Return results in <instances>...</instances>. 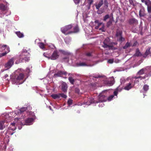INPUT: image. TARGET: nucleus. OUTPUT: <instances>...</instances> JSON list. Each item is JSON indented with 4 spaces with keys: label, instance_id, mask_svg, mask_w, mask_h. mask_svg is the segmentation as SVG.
I'll use <instances>...</instances> for the list:
<instances>
[{
    "label": "nucleus",
    "instance_id": "f257e3e1",
    "mask_svg": "<svg viewBox=\"0 0 151 151\" xmlns=\"http://www.w3.org/2000/svg\"><path fill=\"white\" fill-rule=\"evenodd\" d=\"M15 75L12 79V81L17 84L22 83L25 80L24 79V75L22 73L21 69H18L15 72Z\"/></svg>",
    "mask_w": 151,
    "mask_h": 151
},
{
    "label": "nucleus",
    "instance_id": "f03ea898",
    "mask_svg": "<svg viewBox=\"0 0 151 151\" xmlns=\"http://www.w3.org/2000/svg\"><path fill=\"white\" fill-rule=\"evenodd\" d=\"M139 15L140 17H144L148 21H151V14H147L146 13L145 9L144 7H142L140 9L139 12Z\"/></svg>",
    "mask_w": 151,
    "mask_h": 151
},
{
    "label": "nucleus",
    "instance_id": "7ed1b4c3",
    "mask_svg": "<svg viewBox=\"0 0 151 151\" xmlns=\"http://www.w3.org/2000/svg\"><path fill=\"white\" fill-rule=\"evenodd\" d=\"M103 45L102 47L104 48H109V50H115L116 49L113 45L110 44V39L107 37L106 38L103 42Z\"/></svg>",
    "mask_w": 151,
    "mask_h": 151
},
{
    "label": "nucleus",
    "instance_id": "20e7f679",
    "mask_svg": "<svg viewBox=\"0 0 151 151\" xmlns=\"http://www.w3.org/2000/svg\"><path fill=\"white\" fill-rule=\"evenodd\" d=\"M72 27L73 26L71 24H69L62 27L61 28V30L63 33L66 35L73 33V32H72V31H69V32H67L69 30L71 29Z\"/></svg>",
    "mask_w": 151,
    "mask_h": 151
},
{
    "label": "nucleus",
    "instance_id": "39448f33",
    "mask_svg": "<svg viewBox=\"0 0 151 151\" xmlns=\"http://www.w3.org/2000/svg\"><path fill=\"white\" fill-rule=\"evenodd\" d=\"M122 33L123 32L122 31L117 30L116 34L117 41L120 42L121 43L125 40V38L122 37Z\"/></svg>",
    "mask_w": 151,
    "mask_h": 151
},
{
    "label": "nucleus",
    "instance_id": "423d86ee",
    "mask_svg": "<svg viewBox=\"0 0 151 151\" xmlns=\"http://www.w3.org/2000/svg\"><path fill=\"white\" fill-rule=\"evenodd\" d=\"M106 96L104 95H99V101H95L94 99L90 100L91 103H98L99 102H104L106 101Z\"/></svg>",
    "mask_w": 151,
    "mask_h": 151
},
{
    "label": "nucleus",
    "instance_id": "0eeeda50",
    "mask_svg": "<svg viewBox=\"0 0 151 151\" xmlns=\"http://www.w3.org/2000/svg\"><path fill=\"white\" fill-rule=\"evenodd\" d=\"M122 90L121 88L119 89V87H117L115 90L114 92V95H111L110 96L107 98V100L110 101H111L113 99L114 97V96H117L118 91H121Z\"/></svg>",
    "mask_w": 151,
    "mask_h": 151
},
{
    "label": "nucleus",
    "instance_id": "6e6552de",
    "mask_svg": "<svg viewBox=\"0 0 151 151\" xmlns=\"http://www.w3.org/2000/svg\"><path fill=\"white\" fill-rule=\"evenodd\" d=\"M128 22L129 25L134 27L137 26L138 23V20L134 18L129 19L128 20Z\"/></svg>",
    "mask_w": 151,
    "mask_h": 151
},
{
    "label": "nucleus",
    "instance_id": "1a4fd4ad",
    "mask_svg": "<svg viewBox=\"0 0 151 151\" xmlns=\"http://www.w3.org/2000/svg\"><path fill=\"white\" fill-rule=\"evenodd\" d=\"M16 59L14 58H12L9 60L8 62L5 64V66L7 69L10 68L14 64V61Z\"/></svg>",
    "mask_w": 151,
    "mask_h": 151
},
{
    "label": "nucleus",
    "instance_id": "9d476101",
    "mask_svg": "<svg viewBox=\"0 0 151 151\" xmlns=\"http://www.w3.org/2000/svg\"><path fill=\"white\" fill-rule=\"evenodd\" d=\"M58 54V52L57 50H55L53 52L51 56L49 58V59H50L52 60H55L56 59L59 57V55Z\"/></svg>",
    "mask_w": 151,
    "mask_h": 151
},
{
    "label": "nucleus",
    "instance_id": "9b49d317",
    "mask_svg": "<svg viewBox=\"0 0 151 151\" xmlns=\"http://www.w3.org/2000/svg\"><path fill=\"white\" fill-rule=\"evenodd\" d=\"M67 73L66 72L59 70L54 75V77H62L63 75H66Z\"/></svg>",
    "mask_w": 151,
    "mask_h": 151
},
{
    "label": "nucleus",
    "instance_id": "f8f14e48",
    "mask_svg": "<svg viewBox=\"0 0 151 151\" xmlns=\"http://www.w3.org/2000/svg\"><path fill=\"white\" fill-rule=\"evenodd\" d=\"M151 48V47H150L147 48L145 53L142 55L143 58H146L148 55H150L151 57V51H150Z\"/></svg>",
    "mask_w": 151,
    "mask_h": 151
},
{
    "label": "nucleus",
    "instance_id": "ddd939ff",
    "mask_svg": "<svg viewBox=\"0 0 151 151\" xmlns=\"http://www.w3.org/2000/svg\"><path fill=\"white\" fill-rule=\"evenodd\" d=\"M7 124L4 120L0 121V130H2L4 129L6 126H7Z\"/></svg>",
    "mask_w": 151,
    "mask_h": 151
},
{
    "label": "nucleus",
    "instance_id": "4468645a",
    "mask_svg": "<svg viewBox=\"0 0 151 151\" xmlns=\"http://www.w3.org/2000/svg\"><path fill=\"white\" fill-rule=\"evenodd\" d=\"M134 86V85L131 83H129L126 84V86L124 87V89L129 91Z\"/></svg>",
    "mask_w": 151,
    "mask_h": 151
},
{
    "label": "nucleus",
    "instance_id": "2eb2a0df",
    "mask_svg": "<svg viewBox=\"0 0 151 151\" xmlns=\"http://www.w3.org/2000/svg\"><path fill=\"white\" fill-rule=\"evenodd\" d=\"M104 84L108 86H111L113 85L114 83V79L110 80H106L104 81Z\"/></svg>",
    "mask_w": 151,
    "mask_h": 151
},
{
    "label": "nucleus",
    "instance_id": "dca6fc26",
    "mask_svg": "<svg viewBox=\"0 0 151 151\" xmlns=\"http://www.w3.org/2000/svg\"><path fill=\"white\" fill-rule=\"evenodd\" d=\"M61 90L65 93L67 92L68 86L66 83L65 82H63L61 85Z\"/></svg>",
    "mask_w": 151,
    "mask_h": 151
},
{
    "label": "nucleus",
    "instance_id": "f3484780",
    "mask_svg": "<svg viewBox=\"0 0 151 151\" xmlns=\"http://www.w3.org/2000/svg\"><path fill=\"white\" fill-rule=\"evenodd\" d=\"M104 3L103 0H101L97 4L95 5L96 9L99 10L100 8L102 5Z\"/></svg>",
    "mask_w": 151,
    "mask_h": 151
},
{
    "label": "nucleus",
    "instance_id": "a211bd4d",
    "mask_svg": "<svg viewBox=\"0 0 151 151\" xmlns=\"http://www.w3.org/2000/svg\"><path fill=\"white\" fill-rule=\"evenodd\" d=\"M7 7L4 5V4H0V10L2 11H4L7 10Z\"/></svg>",
    "mask_w": 151,
    "mask_h": 151
},
{
    "label": "nucleus",
    "instance_id": "6ab92c4d",
    "mask_svg": "<svg viewBox=\"0 0 151 151\" xmlns=\"http://www.w3.org/2000/svg\"><path fill=\"white\" fill-rule=\"evenodd\" d=\"M33 119L32 118H28L25 121V122L27 125H30V123L33 121Z\"/></svg>",
    "mask_w": 151,
    "mask_h": 151
},
{
    "label": "nucleus",
    "instance_id": "aec40b11",
    "mask_svg": "<svg viewBox=\"0 0 151 151\" xmlns=\"http://www.w3.org/2000/svg\"><path fill=\"white\" fill-rule=\"evenodd\" d=\"M113 21V17L109 19V21L107 22L106 26L107 27H109L112 24V23Z\"/></svg>",
    "mask_w": 151,
    "mask_h": 151
},
{
    "label": "nucleus",
    "instance_id": "412c9836",
    "mask_svg": "<svg viewBox=\"0 0 151 151\" xmlns=\"http://www.w3.org/2000/svg\"><path fill=\"white\" fill-rule=\"evenodd\" d=\"M103 4H104V9H107L109 6V3L108 0H104Z\"/></svg>",
    "mask_w": 151,
    "mask_h": 151
},
{
    "label": "nucleus",
    "instance_id": "4be33fe9",
    "mask_svg": "<svg viewBox=\"0 0 151 151\" xmlns=\"http://www.w3.org/2000/svg\"><path fill=\"white\" fill-rule=\"evenodd\" d=\"M14 132V131H12L10 130L9 129H8V130L6 131V135L7 136H9V135H12Z\"/></svg>",
    "mask_w": 151,
    "mask_h": 151
},
{
    "label": "nucleus",
    "instance_id": "5701e85b",
    "mask_svg": "<svg viewBox=\"0 0 151 151\" xmlns=\"http://www.w3.org/2000/svg\"><path fill=\"white\" fill-rule=\"evenodd\" d=\"M141 52H140L139 49L137 48L136 50V51L135 54H134V55L136 56H140L142 55Z\"/></svg>",
    "mask_w": 151,
    "mask_h": 151
},
{
    "label": "nucleus",
    "instance_id": "b1692460",
    "mask_svg": "<svg viewBox=\"0 0 151 151\" xmlns=\"http://www.w3.org/2000/svg\"><path fill=\"white\" fill-rule=\"evenodd\" d=\"M16 34L20 38L23 37L24 36L23 34L20 31L16 32Z\"/></svg>",
    "mask_w": 151,
    "mask_h": 151
},
{
    "label": "nucleus",
    "instance_id": "393cba45",
    "mask_svg": "<svg viewBox=\"0 0 151 151\" xmlns=\"http://www.w3.org/2000/svg\"><path fill=\"white\" fill-rule=\"evenodd\" d=\"M27 110V107H22L19 110V111H18V113L21 114L22 113L24 112L25 111H26Z\"/></svg>",
    "mask_w": 151,
    "mask_h": 151
},
{
    "label": "nucleus",
    "instance_id": "a878e982",
    "mask_svg": "<svg viewBox=\"0 0 151 151\" xmlns=\"http://www.w3.org/2000/svg\"><path fill=\"white\" fill-rule=\"evenodd\" d=\"M59 51L61 52L63 54L65 55H69L70 54V53L69 52L67 51H65L64 50H59Z\"/></svg>",
    "mask_w": 151,
    "mask_h": 151
},
{
    "label": "nucleus",
    "instance_id": "bb28decb",
    "mask_svg": "<svg viewBox=\"0 0 151 151\" xmlns=\"http://www.w3.org/2000/svg\"><path fill=\"white\" fill-rule=\"evenodd\" d=\"M51 96L54 99H55L60 98L59 93L58 94H53L51 95Z\"/></svg>",
    "mask_w": 151,
    "mask_h": 151
},
{
    "label": "nucleus",
    "instance_id": "cd10ccee",
    "mask_svg": "<svg viewBox=\"0 0 151 151\" xmlns=\"http://www.w3.org/2000/svg\"><path fill=\"white\" fill-rule=\"evenodd\" d=\"M147 11L148 14L151 13V2H150L148 5L147 7Z\"/></svg>",
    "mask_w": 151,
    "mask_h": 151
},
{
    "label": "nucleus",
    "instance_id": "c85d7f7f",
    "mask_svg": "<svg viewBox=\"0 0 151 151\" xmlns=\"http://www.w3.org/2000/svg\"><path fill=\"white\" fill-rule=\"evenodd\" d=\"M68 79L70 83L72 85H73L75 81V80L71 77H68Z\"/></svg>",
    "mask_w": 151,
    "mask_h": 151
},
{
    "label": "nucleus",
    "instance_id": "c756f323",
    "mask_svg": "<svg viewBox=\"0 0 151 151\" xmlns=\"http://www.w3.org/2000/svg\"><path fill=\"white\" fill-rule=\"evenodd\" d=\"M27 54V52H22L19 55V57L21 58V59L22 58L26 56Z\"/></svg>",
    "mask_w": 151,
    "mask_h": 151
},
{
    "label": "nucleus",
    "instance_id": "7c9ffc66",
    "mask_svg": "<svg viewBox=\"0 0 151 151\" xmlns=\"http://www.w3.org/2000/svg\"><path fill=\"white\" fill-rule=\"evenodd\" d=\"M130 46V43L129 42H128L126 43L125 45L123 47V48L124 49H126L127 48L129 47Z\"/></svg>",
    "mask_w": 151,
    "mask_h": 151
},
{
    "label": "nucleus",
    "instance_id": "2f4dec72",
    "mask_svg": "<svg viewBox=\"0 0 151 151\" xmlns=\"http://www.w3.org/2000/svg\"><path fill=\"white\" fill-rule=\"evenodd\" d=\"M39 47L42 49H45V44L42 42H39L38 43Z\"/></svg>",
    "mask_w": 151,
    "mask_h": 151
},
{
    "label": "nucleus",
    "instance_id": "473e14b6",
    "mask_svg": "<svg viewBox=\"0 0 151 151\" xmlns=\"http://www.w3.org/2000/svg\"><path fill=\"white\" fill-rule=\"evenodd\" d=\"M110 18L109 15L108 14H107L104 17L103 20L104 21H106L107 20Z\"/></svg>",
    "mask_w": 151,
    "mask_h": 151
},
{
    "label": "nucleus",
    "instance_id": "72a5a7b5",
    "mask_svg": "<svg viewBox=\"0 0 151 151\" xmlns=\"http://www.w3.org/2000/svg\"><path fill=\"white\" fill-rule=\"evenodd\" d=\"M79 28L78 26H76L73 28V31H72L73 33H76L79 31Z\"/></svg>",
    "mask_w": 151,
    "mask_h": 151
},
{
    "label": "nucleus",
    "instance_id": "f704fd0d",
    "mask_svg": "<svg viewBox=\"0 0 151 151\" xmlns=\"http://www.w3.org/2000/svg\"><path fill=\"white\" fill-rule=\"evenodd\" d=\"M129 2L130 5H132L134 7L136 5V3H134L133 0H129Z\"/></svg>",
    "mask_w": 151,
    "mask_h": 151
},
{
    "label": "nucleus",
    "instance_id": "c9c22d12",
    "mask_svg": "<svg viewBox=\"0 0 151 151\" xmlns=\"http://www.w3.org/2000/svg\"><path fill=\"white\" fill-rule=\"evenodd\" d=\"M143 89L145 91H147L149 89V86L146 84L144 85Z\"/></svg>",
    "mask_w": 151,
    "mask_h": 151
},
{
    "label": "nucleus",
    "instance_id": "e433bc0d",
    "mask_svg": "<svg viewBox=\"0 0 151 151\" xmlns=\"http://www.w3.org/2000/svg\"><path fill=\"white\" fill-rule=\"evenodd\" d=\"M22 60H24L25 62L28 61L29 60V58L27 56H26L24 57H22L21 58Z\"/></svg>",
    "mask_w": 151,
    "mask_h": 151
},
{
    "label": "nucleus",
    "instance_id": "4c0bfd02",
    "mask_svg": "<svg viewBox=\"0 0 151 151\" xmlns=\"http://www.w3.org/2000/svg\"><path fill=\"white\" fill-rule=\"evenodd\" d=\"M60 97H62L64 99H66L67 97V96L65 94L63 93H59Z\"/></svg>",
    "mask_w": 151,
    "mask_h": 151
},
{
    "label": "nucleus",
    "instance_id": "58836bf2",
    "mask_svg": "<svg viewBox=\"0 0 151 151\" xmlns=\"http://www.w3.org/2000/svg\"><path fill=\"white\" fill-rule=\"evenodd\" d=\"M8 129L11 130L12 131H14L16 130V127H12V126H10L8 127Z\"/></svg>",
    "mask_w": 151,
    "mask_h": 151
},
{
    "label": "nucleus",
    "instance_id": "ea45409f",
    "mask_svg": "<svg viewBox=\"0 0 151 151\" xmlns=\"http://www.w3.org/2000/svg\"><path fill=\"white\" fill-rule=\"evenodd\" d=\"M145 78V77H142V76H135L134 77V78L135 79H138V78H140V80H142V79H144Z\"/></svg>",
    "mask_w": 151,
    "mask_h": 151
},
{
    "label": "nucleus",
    "instance_id": "a19ab883",
    "mask_svg": "<svg viewBox=\"0 0 151 151\" xmlns=\"http://www.w3.org/2000/svg\"><path fill=\"white\" fill-rule=\"evenodd\" d=\"M105 11L104 10V9H103L102 10H99V9L97 11V13L98 14H101L103 12H104Z\"/></svg>",
    "mask_w": 151,
    "mask_h": 151
},
{
    "label": "nucleus",
    "instance_id": "79ce46f5",
    "mask_svg": "<svg viewBox=\"0 0 151 151\" xmlns=\"http://www.w3.org/2000/svg\"><path fill=\"white\" fill-rule=\"evenodd\" d=\"M73 103V100L71 99H69L68 101V104L69 106L71 105Z\"/></svg>",
    "mask_w": 151,
    "mask_h": 151
},
{
    "label": "nucleus",
    "instance_id": "37998d69",
    "mask_svg": "<svg viewBox=\"0 0 151 151\" xmlns=\"http://www.w3.org/2000/svg\"><path fill=\"white\" fill-rule=\"evenodd\" d=\"M144 73V70L142 69L140 70L137 73L138 75H142Z\"/></svg>",
    "mask_w": 151,
    "mask_h": 151
},
{
    "label": "nucleus",
    "instance_id": "c03bdc74",
    "mask_svg": "<svg viewBox=\"0 0 151 151\" xmlns=\"http://www.w3.org/2000/svg\"><path fill=\"white\" fill-rule=\"evenodd\" d=\"M104 29H105V28H104V24H103L102 27L101 28H100L99 29V30H101L103 32H104L105 31Z\"/></svg>",
    "mask_w": 151,
    "mask_h": 151
},
{
    "label": "nucleus",
    "instance_id": "a18cd8bd",
    "mask_svg": "<svg viewBox=\"0 0 151 151\" xmlns=\"http://www.w3.org/2000/svg\"><path fill=\"white\" fill-rule=\"evenodd\" d=\"M80 90L79 89L77 88H76L75 89V92L76 93L80 94Z\"/></svg>",
    "mask_w": 151,
    "mask_h": 151
},
{
    "label": "nucleus",
    "instance_id": "49530a36",
    "mask_svg": "<svg viewBox=\"0 0 151 151\" xmlns=\"http://www.w3.org/2000/svg\"><path fill=\"white\" fill-rule=\"evenodd\" d=\"M92 52H88L85 53V55L88 57H90L92 56Z\"/></svg>",
    "mask_w": 151,
    "mask_h": 151
},
{
    "label": "nucleus",
    "instance_id": "de8ad7c7",
    "mask_svg": "<svg viewBox=\"0 0 151 151\" xmlns=\"http://www.w3.org/2000/svg\"><path fill=\"white\" fill-rule=\"evenodd\" d=\"M6 54H7V52H4L0 53V57L4 56L6 55Z\"/></svg>",
    "mask_w": 151,
    "mask_h": 151
},
{
    "label": "nucleus",
    "instance_id": "09e8293b",
    "mask_svg": "<svg viewBox=\"0 0 151 151\" xmlns=\"http://www.w3.org/2000/svg\"><path fill=\"white\" fill-rule=\"evenodd\" d=\"M7 47V45H4L2 46L1 48L2 49V50H4L5 49H6V48Z\"/></svg>",
    "mask_w": 151,
    "mask_h": 151
},
{
    "label": "nucleus",
    "instance_id": "8fccbe9b",
    "mask_svg": "<svg viewBox=\"0 0 151 151\" xmlns=\"http://www.w3.org/2000/svg\"><path fill=\"white\" fill-rule=\"evenodd\" d=\"M79 65L80 66H86V64L84 63H80L79 64Z\"/></svg>",
    "mask_w": 151,
    "mask_h": 151
},
{
    "label": "nucleus",
    "instance_id": "3c124183",
    "mask_svg": "<svg viewBox=\"0 0 151 151\" xmlns=\"http://www.w3.org/2000/svg\"><path fill=\"white\" fill-rule=\"evenodd\" d=\"M108 63H112L114 62V59H110L108 60Z\"/></svg>",
    "mask_w": 151,
    "mask_h": 151
},
{
    "label": "nucleus",
    "instance_id": "603ef678",
    "mask_svg": "<svg viewBox=\"0 0 151 151\" xmlns=\"http://www.w3.org/2000/svg\"><path fill=\"white\" fill-rule=\"evenodd\" d=\"M6 51L5 52H7V54L10 51V48L9 46H7V47L6 48Z\"/></svg>",
    "mask_w": 151,
    "mask_h": 151
},
{
    "label": "nucleus",
    "instance_id": "864d4df0",
    "mask_svg": "<svg viewBox=\"0 0 151 151\" xmlns=\"http://www.w3.org/2000/svg\"><path fill=\"white\" fill-rule=\"evenodd\" d=\"M149 2H148L146 1H145V2H144L145 4L147 6V7H148V5L151 2V1H149Z\"/></svg>",
    "mask_w": 151,
    "mask_h": 151
},
{
    "label": "nucleus",
    "instance_id": "5fc2aeb1",
    "mask_svg": "<svg viewBox=\"0 0 151 151\" xmlns=\"http://www.w3.org/2000/svg\"><path fill=\"white\" fill-rule=\"evenodd\" d=\"M73 0L74 1L75 3L76 4H78L79 3L80 1V0Z\"/></svg>",
    "mask_w": 151,
    "mask_h": 151
},
{
    "label": "nucleus",
    "instance_id": "6e6d98bb",
    "mask_svg": "<svg viewBox=\"0 0 151 151\" xmlns=\"http://www.w3.org/2000/svg\"><path fill=\"white\" fill-rule=\"evenodd\" d=\"M15 123H12L11 124L10 126H12V127H15Z\"/></svg>",
    "mask_w": 151,
    "mask_h": 151
},
{
    "label": "nucleus",
    "instance_id": "4d7b16f0",
    "mask_svg": "<svg viewBox=\"0 0 151 151\" xmlns=\"http://www.w3.org/2000/svg\"><path fill=\"white\" fill-rule=\"evenodd\" d=\"M88 3L90 5H91L93 2V0H88Z\"/></svg>",
    "mask_w": 151,
    "mask_h": 151
},
{
    "label": "nucleus",
    "instance_id": "13d9d810",
    "mask_svg": "<svg viewBox=\"0 0 151 151\" xmlns=\"http://www.w3.org/2000/svg\"><path fill=\"white\" fill-rule=\"evenodd\" d=\"M137 44V41L135 42L132 45V46H136Z\"/></svg>",
    "mask_w": 151,
    "mask_h": 151
},
{
    "label": "nucleus",
    "instance_id": "bf43d9fd",
    "mask_svg": "<svg viewBox=\"0 0 151 151\" xmlns=\"http://www.w3.org/2000/svg\"><path fill=\"white\" fill-rule=\"evenodd\" d=\"M103 23H102V22H101V23H99L98 24V26L99 27L100 26V25H101V24H102L103 25Z\"/></svg>",
    "mask_w": 151,
    "mask_h": 151
},
{
    "label": "nucleus",
    "instance_id": "052dcab7",
    "mask_svg": "<svg viewBox=\"0 0 151 151\" xmlns=\"http://www.w3.org/2000/svg\"><path fill=\"white\" fill-rule=\"evenodd\" d=\"M95 23H97L98 24L99 23V21L98 20H96L94 22Z\"/></svg>",
    "mask_w": 151,
    "mask_h": 151
},
{
    "label": "nucleus",
    "instance_id": "680f3d73",
    "mask_svg": "<svg viewBox=\"0 0 151 151\" xmlns=\"http://www.w3.org/2000/svg\"><path fill=\"white\" fill-rule=\"evenodd\" d=\"M8 76V75L7 74H6L4 76V78H6Z\"/></svg>",
    "mask_w": 151,
    "mask_h": 151
},
{
    "label": "nucleus",
    "instance_id": "e2e57ef3",
    "mask_svg": "<svg viewBox=\"0 0 151 151\" xmlns=\"http://www.w3.org/2000/svg\"><path fill=\"white\" fill-rule=\"evenodd\" d=\"M100 77L101 76L99 75H98L94 77L95 78H98Z\"/></svg>",
    "mask_w": 151,
    "mask_h": 151
},
{
    "label": "nucleus",
    "instance_id": "0e129e2a",
    "mask_svg": "<svg viewBox=\"0 0 151 151\" xmlns=\"http://www.w3.org/2000/svg\"><path fill=\"white\" fill-rule=\"evenodd\" d=\"M99 27L98 26H97L95 27V29H99Z\"/></svg>",
    "mask_w": 151,
    "mask_h": 151
},
{
    "label": "nucleus",
    "instance_id": "69168bd1",
    "mask_svg": "<svg viewBox=\"0 0 151 151\" xmlns=\"http://www.w3.org/2000/svg\"><path fill=\"white\" fill-rule=\"evenodd\" d=\"M145 1V0H141V2L142 3H144Z\"/></svg>",
    "mask_w": 151,
    "mask_h": 151
},
{
    "label": "nucleus",
    "instance_id": "338daca9",
    "mask_svg": "<svg viewBox=\"0 0 151 151\" xmlns=\"http://www.w3.org/2000/svg\"><path fill=\"white\" fill-rule=\"evenodd\" d=\"M68 59V58L67 57H65L64 58V59Z\"/></svg>",
    "mask_w": 151,
    "mask_h": 151
},
{
    "label": "nucleus",
    "instance_id": "774afa93",
    "mask_svg": "<svg viewBox=\"0 0 151 151\" xmlns=\"http://www.w3.org/2000/svg\"><path fill=\"white\" fill-rule=\"evenodd\" d=\"M45 53H44L43 54V55H44V56H45L46 57H47V56H46L45 55Z\"/></svg>",
    "mask_w": 151,
    "mask_h": 151
}]
</instances>
